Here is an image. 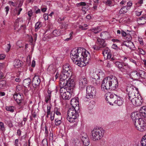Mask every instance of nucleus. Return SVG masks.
Segmentation results:
<instances>
[{
	"label": "nucleus",
	"mask_w": 146,
	"mask_h": 146,
	"mask_svg": "<svg viewBox=\"0 0 146 146\" xmlns=\"http://www.w3.org/2000/svg\"><path fill=\"white\" fill-rule=\"evenodd\" d=\"M102 51V54L105 60L110 59L111 56V54L110 49L106 46L104 48Z\"/></svg>",
	"instance_id": "obj_14"
},
{
	"label": "nucleus",
	"mask_w": 146,
	"mask_h": 146,
	"mask_svg": "<svg viewBox=\"0 0 146 146\" xmlns=\"http://www.w3.org/2000/svg\"><path fill=\"white\" fill-rule=\"evenodd\" d=\"M51 117H50V119L51 121H52L54 119V112H53L52 111L51 113Z\"/></svg>",
	"instance_id": "obj_62"
},
{
	"label": "nucleus",
	"mask_w": 146,
	"mask_h": 146,
	"mask_svg": "<svg viewBox=\"0 0 146 146\" xmlns=\"http://www.w3.org/2000/svg\"><path fill=\"white\" fill-rule=\"evenodd\" d=\"M140 113L143 116H146V106H145L141 108L139 111Z\"/></svg>",
	"instance_id": "obj_31"
},
{
	"label": "nucleus",
	"mask_w": 146,
	"mask_h": 146,
	"mask_svg": "<svg viewBox=\"0 0 146 146\" xmlns=\"http://www.w3.org/2000/svg\"><path fill=\"white\" fill-rule=\"evenodd\" d=\"M59 110L60 109L56 107L54 109V113L55 112L56 114L57 115H60L61 113L59 111Z\"/></svg>",
	"instance_id": "obj_51"
},
{
	"label": "nucleus",
	"mask_w": 146,
	"mask_h": 146,
	"mask_svg": "<svg viewBox=\"0 0 146 146\" xmlns=\"http://www.w3.org/2000/svg\"><path fill=\"white\" fill-rule=\"evenodd\" d=\"M5 109L7 111L12 113L14 111V107L13 106H6L5 107Z\"/></svg>",
	"instance_id": "obj_41"
},
{
	"label": "nucleus",
	"mask_w": 146,
	"mask_h": 146,
	"mask_svg": "<svg viewBox=\"0 0 146 146\" xmlns=\"http://www.w3.org/2000/svg\"><path fill=\"white\" fill-rule=\"evenodd\" d=\"M22 61L19 60H15L14 61V66L16 68H19L21 66Z\"/></svg>",
	"instance_id": "obj_33"
},
{
	"label": "nucleus",
	"mask_w": 146,
	"mask_h": 146,
	"mask_svg": "<svg viewBox=\"0 0 146 146\" xmlns=\"http://www.w3.org/2000/svg\"><path fill=\"white\" fill-rule=\"evenodd\" d=\"M72 67L68 64H66L63 66L62 71L72 74Z\"/></svg>",
	"instance_id": "obj_19"
},
{
	"label": "nucleus",
	"mask_w": 146,
	"mask_h": 146,
	"mask_svg": "<svg viewBox=\"0 0 146 146\" xmlns=\"http://www.w3.org/2000/svg\"><path fill=\"white\" fill-rule=\"evenodd\" d=\"M41 23L40 22H38L36 23L35 25V31H37L42 26Z\"/></svg>",
	"instance_id": "obj_38"
},
{
	"label": "nucleus",
	"mask_w": 146,
	"mask_h": 146,
	"mask_svg": "<svg viewBox=\"0 0 146 146\" xmlns=\"http://www.w3.org/2000/svg\"><path fill=\"white\" fill-rule=\"evenodd\" d=\"M33 12L32 10L28 11V15L30 17H31L33 15Z\"/></svg>",
	"instance_id": "obj_61"
},
{
	"label": "nucleus",
	"mask_w": 146,
	"mask_h": 146,
	"mask_svg": "<svg viewBox=\"0 0 146 146\" xmlns=\"http://www.w3.org/2000/svg\"><path fill=\"white\" fill-rule=\"evenodd\" d=\"M79 59V60L78 59H74V60H73V62L75 64L78 65V66L82 67L84 66V65L83 64L84 63V62L85 63H88L90 62V58L89 60H83L84 59V58H83V57H82V58Z\"/></svg>",
	"instance_id": "obj_12"
},
{
	"label": "nucleus",
	"mask_w": 146,
	"mask_h": 146,
	"mask_svg": "<svg viewBox=\"0 0 146 146\" xmlns=\"http://www.w3.org/2000/svg\"><path fill=\"white\" fill-rule=\"evenodd\" d=\"M79 88L81 90H83L86 86L88 83L86 76L85 75L82 74L78 78Z\"/></svg>",
	"instance_id": "obj_7"
},
{
	"label": "nucleus",
	"mask_w": 146,
	"mask_h": 146,
	"mask_svg": "<svg viewBox=\"0 0 146 146\" xmlns=\"http://www.w3.org/2000/svg\"><path fill=\"white\" fill-rule=\"evenodd\" d=\"M41 80L39 76H35L33 78L32 82V85L34 88H36L40 86Z\"/></svg>",
	"instance_id": "obj_15"
},
{
	"label": "nucleus",
	"mask_w": 146,
	"mask_h": 146,
	"mask_svg": "<svg viewBox=\"0 0 146 146\" xmlns=\"http://www.w3.org/2000/svg\"><path fill=\"white\" fill-rule=\"evenodd\" d=\"M50 106H47V115H49L50 114Z\"/></svg>",
	"instance_id": "obj_60"
},
{
	"label": "nucleus",
	"mask_w": 146,
	"mask_h": 146,
	"mask_svg": "<svg viewBox=\"0 0 146 146\" xmlns=\"http://www.w3.org/2000/svg\"><path fill=\"white\" fill-rule=\"evenodd\" d=\"M143 102V100L142 99L140 95H138L137 98H135L133 100L132 103L133 105L138 106L141 105Z\"/></svg>",
	"instance_id": "obj_16"
},
{
	"label": "nucleus",
	"mask_w": 146,
	"mask_h": 146,
	"mask_svg": "<svg viewBox=\"0 0 146 146\" xmlns=\"http://www.w3.org/2000/svg\"><path fill=\"white\" fill-rule=\"evenodd\" d=\"M48 95L45 97V102L46 103H47L48 101L50 100L51 96L50 94L51 92L50 91H48Z\"/></svg>",
	"instance_id": "obj_46"
},
{
	"label": "nucleus",
	"mask_w": 146,
	"mask_h": 146,
	"mask_svg": "<svg viewBox=\"0 0 146 146\" xmlns=\"http://www.w3.org/2000/svg\"><path fill=\"white\" fill-rule=\"evenodd\" d=\"M11 47V46L10 44H8L5 49V51L6 52H8L10 50Z\"/></svg>",
	"instance_id": "obj_58"
},
{
	"label": "nucleus",
	"mask_w": 146,
	"mask_h": 146,
	"mask_svg": "<svg viewBox=\"0 0 146 146\" xmlns=\"http://www.w3.org/2000/svg\"><path fill=\"white\" fill-rule=\"evenodd\" d=\"M70 104L72 106V108H76V107H77L78 108H79V101L76 98H73L70 101Z\"/></svg>",
	"instance_id": "obj_22"
},
{
	"label": "nucleus",
	"mask_w": 146,
	"mask_h": 146,
	"mask_svg": "<svg viewBox=\"0 0 146 146\" xmlns=\"http://www.w3.org/2000/svg\"><path fill=\"white\" fill-rule=\"evenodd\" d=\"M31 82V80L29 78L25 79L23 81V85L25 87H29Z\"/></svg>",
	"instance_id": "obj_26"
},
{
	"label": "nucleus",
	"mask_w": 146,
	"mask_h": 146,
	"mask_svg": "<svg viewBox=\"0 0 146 146\" xmlns=\"http://www.w3.org/2000/svg\"><path fill=\"white\" fill-rule=\"evenodd\" d=\"M92 103H94V102L93 101L92 102H90L88 104V108L89 110H91L94 107V104Z\"/></svg>",
	"instance_id": "obj_48"
},
{
	"label": "nucleus",
	"mask_w": 146,
	"mask_h": 146,
	"mask_svg": "<svg viewBox=\"0 0 146 146\" xmlns=\"http://www.w3.org/2000/svg\"><path fill=\"white\" fill-rule=\"evenodd\" d=\"M55 125H58L61 123V121L60 120L58 119H56L55 120Z\"/></svg>",
	"instance_id": "obj_50"
},
{
	"label": "nucleus",
	"mask_w": 146,
	"mask_h": 146,
	"mask_svg": "<svg viewBox=\"0 0 146 146\" xmlns=\"http://www.w3.org/2000/svg\"><path fill=\"white\" fill-rule=\"evenodd\" d=\"M73 143L75 146H80V141L77 138L74 139Z\"/></svg>",
	"instance_id": "obj_43"
},
{
	"label": "nucleus",
	"mask_w": 146,
	"mask_h": 146,
	"mask_svg": "<svg viewBox=\"0 0 146 146\" xmlns=\"http://www.w3.org/2000/svg\"><path fill=\"white\" fill-rule=\"evenodd\" d=\"M138 40L141 45L142 46L143 45L144 43L142 38H139Z\"/></svg>",
	"instance_id": "obj_64"
},
{
	"label": "nucleus",
	"mask_w": 146,
	"mask_h": 146,
	"mask_svg": "<svg viewBox=\"0 0 146 146\" xmlns=\"http://www.w3.org/2000/svg\"><path fill=\"white\" fill-rule=\"evenodd\" d=\"M69 85H68V84H66V85H64V86H61L60 84V92L61 96L68 92L69 90H70V92H73V88L75 85H73L72 86H68Z\"/></svg>",
	"instance_id": "obj_10"
},
{
	"label": "nucleus",
	"mask_w": 146,
	"mask_h": 146,
	"mask_svg": "<svg viewBox=\"0 0 146 146\" xmlns=\"http://www.w3.org/2000/svg\"><path fill=\"white\" fill-rule=\"evenodd\" d=\"M76 5L78 7H80L81 6H86V3L85 2H81L80 3L77 4Z\"/></svg>",
	"instance_id": "obj_56"
},
{
	"label": "nucleus",
	"mask_w": 146,
	"mask_h": 146,
	"mask_svg": "<svg viewBox=\"0 0 146 146\" xmlns=\"http://www.w3.org/2000/svg\"><path fill=\"white\" fill-rule=\"evenodd\" d=\"M73 92H70V90H69L68 92L63 94L61 96L62 98L64 100H68L70 99L71 97V93Z\"/></svg>",
	"instance_id": "obj_23"
},
{
	"label": "nucleus",
	"mask_w": 146,
	"mask_h": 146,
	"mask_svg": "<svg viewBox=\"0 0 146 146\" xmlns=\"http://www.w3.org/2000/svg\"><path fill=\"white\" fill-rule=\"evenodd\" d=\"M123 65V66L121 69L120 71L122 72H126L130 68V67L127 64L124 63Z\"/></svg>",
	"instance_id": "obj_32"
},
{
	"label": "nucleus",
	"mask_w": 146,
	"mask_h": 146,
	"mask_svg": "<svg viewBox=\"0 0 146 146\" xmlns=\"http://www.w3.org/2000/svg\"><path fill=\"white\" fill-rule=\"evenodd\" d=\"M116 95L113 93H111V92H109L107 94L106 96V100L108 99L112 98L115 97Z\"/></svg>",
	"instance_id": "obj_37"
},
{
	"label": "nucleus",
	"mask_w": 146,
	"mask_h": 146,
	"mask_svg": "<svg viewBox=\"0 0 146 146\" xmlns=\"http://www.w3.org/2000/svg\"><path fill=\"white\" fill-rule=\"evenodd\" d=\"M139 79L141 78L145 79L146 78V72L142 70H139Z\"/></svg>",
	"instance_id": "obj_28"
},
{
	"label": "nucleus",
	"mask_w": 146,
	"mask_h": 146,
	"mask_svg": "<svg viewBox=\"0 0 146 146\" xmlns=\"http://www.w3.org/2000/svg\"><path fill=\"white\" fill-rule=\"evenodd\" d=\"M117 98V95H115V97L112 98L108 99L106 100L108 101V103H109L110 105H113V104L116 103V99Z\"/></svg>",
	"instance_id": "obj_30"
},
{
	"label": "nucleus",
	"mask_w": 146,
	"mask_h": 146,
	"mask_svg": "<svg viewBox=\"0 0 146 146\" xmlns=\"http://www.w3.org/2000/svg\"><path fill=\"white\" fill-rule=\"evenodd\" d=\"M138 95V94L137 93L136 95H134L132 96H129L128 97V98L129 100L131 101V103L132 102L133 100L135 98H137V96Z\"/></svg>",
	"instance_id": "obj_44"
},
{
	"label": "nucleus",
	"mask_w": 146,
	"mask_h": 146,
	"mask_svg": "<svg viewBox=\"0 0 146 146\" xmlns=\"http://www.w3.org/2000/svg\"><path fill=\"white\" fill-rule=\"evenodd\" d=\"M126 91L128 97L129 96H133V95H135L136 91L138 92V89L137 88L129 84L127 86Z\"/></svg>",
	"instance_id": "obj_11"
},
{
	"label": "nucleus",
	"mask_w": 146,
	"mask_h": 146,
	"mask_svg": "<svg viewBox=\"0 0 146 146\" xmlns=\"http://www.w3.org/2000/svg\"><path fill=\"white\" fill-rule=\"evenodd\" d=\"M0 129L2 131V134L4 135V132L5 130V129L3 123L1 122H0Z\"/></svg>",
	"instance_id": "obj_39"
},
{
	"label": "nucleus",
	"mask_w": 146,
	"mask_h": 146,
	"mask_svg": "<svg viewBox=\"0 0 146 146\" xmlns=\"http://www.w3.org/2000/svg\"><path fill=\"white\" fill-rule=\"evenodd\" d=\"M104 132V130L101 127L94 128L92 132V138L94 141L100 140L103 137Z\"/></svg>",
	"instance_id": "obj_5"
},
{
	"label": "nucleus",
	"mask_w": 146,
	"mask_h": 146,
	"mask_svg": "<svg viewBox=\"0 0 146 146\" xmlns=\"http://www.w3.org/2000/svg\"><path fill=\"white\" fill-rule=\"evenodd\" d=\"M52 37H53V36H52V34L51 33L50 34L45 35L43 38L42 39L44 41H46L50 39Z\"/></svg>",
	"instance_id": "obj_36"
},
{
	"label": "nucleus",
	"mask_w": 146,
	"mask_h": 146,
	"mask_svg": "<svg viewBox=\"0 0 146 146\" xmlns=\"http://www.w3.org/2000/svg\"><path fill=\"white\" fill-rule=\"evenodd\" d=\"M122 44L131 49L135 47L133 43L131 41L125 40L123 42Z\"/></svg>",
	"instance_id": "obj_21"
},
{
	"label": "nucleus",
	"mask_w": 146,
	"mask_h": 146,
	"mask_svg": "<svg viewBox=\"0 0 146 146\" xmlns=\"http://www.w3.org/2000/svg\"><path fill=\"white\" fill-rule=\"evenodd\" d=\"M111 80L112 78L110 77H108L105 78L102 82V88L108 90L110 89L111 85Z\"/></svg>",
	"instance_id": "obj_9"
},
{
	"label": "nucleus",
	"mask_w": 146,
	"mask_h": 146,
	"mask_svg": "<svg viewBox=\"0 0 146 146\" xmlns=\"http://www.w3.org/2000/svg\"><path fill=\"white\" fill-rule=\"evenodd\" d=\"M5 123H7L8 125V126L9 127H13V123L12 121L10 120H9L7 121V122H5Z\"/></svg>",
	"instance_id": "obj_57"
},
{
	"label": "nucleus",
	"mask_w": 146,
	"mask_h": 146,
	"mask_svg": "<svg viewBox=\"0 0 146 146\" xmlns=\"http://www.w3.org/2000/svg\"><path fill=\"white\" fill-rule=\"evenodd\" d=\"M72 75L70 74L67 73V72H65L62 71L60 76V84L61 86H64L66 84L69 85L68 86H73L75 85V82L73 79H72L70 78Z\"/></svg>",
	"instance_id": "obj_3"
},
{
	"label": "nucleus",
	"mask_w": 146,
	"mask_h": 146,
	"mask_svg": "<svg viewBox=\"0 0 146 146\" xmlns=\"http://www.w3.org/2000/svg\"><path fill=\"white\" fill-rule=\"evenodd\" d=\"M138 24L140 25H144L146 23V15H144L138 19Z\"/></svg>",
	"instance_id": "obj_24"
},
{
	"label": "nucleus",
	"mask_w": 146,
	"mask_h": 146,
	"mask_svg": "<svg viewBox=\"0 0 146 146\" xmlns=\"http://www.w3.org/2000/svg\"><path fill=\"white\" fill-rule=\"evenodd\" d=\"M80 112L79 108L77 107L76 108H69L67 114V119L71 123L75 121V120L79 115L78 113Z\"/></svg>",
	"instance_id": "obj_4"
},
{
	"label": "nucleus",
	"mask_w": 146,
	"mask_h": 146,
	"mask_svg": "<svg viewBox=\"0 0 146 146\" xmlns=\"http://www.w3.org/2000/svg\"><path fill=\"white\" fill-rule=\"evenodd\" d=\"M21 93H16L13 95V97L14 100L19 104L20 105L22 100V98L21 96Z\"/></svg>",
	"instance_id": "obj_18"
},
{
	"label": "nucleus",
	"mask_w": 146,
	"mask_h": 146,
	"mask_svg": "<svg viewBox=\"0 0 146 146\" xmlns=\"http://www.w3.org/2000/svg\"><path fill=\"white\" fill-rule=\"evenodd\" d=\"M42 144L43 146H47V141L46 139H43L42 141Z\"/></svg>",
	"instance_id": "obj_53"
},
{
	"label": "nucleus",
	"mask_w": 146,
	"mask_h": 146,
	"mask_svg": "<svg viewBox=\"0 0 146 146\" xmlns=\"http://www.w3.org/2000/svg\"><path fill=\"white\" fill-rule=\"evenodd\" d=\"M70 55L72 61L74 59L82 58V57L84 58L83 60H89L90 58L89 52L83 48L79 47L77 49H72L71 51Z\"/></svg>",
	"instance_id": "obj_1"
},
{
	"label": "nucleus",
	"mask_w": 146,
	"mask_h": 146,
	"mask_svg": "<svg viewBox=\"0 0 146 146\" xmlns=\"http://www.w3.org/2000/svg\"><path fill=\"white\" fill-rule=\"evenodd\" d=\"M141 143L142 146H146V139L143 137L141 141Z\"/></svg>",
	"instance_id": "obj_49"
},
{
	"label": "nucleus",
	"mask_w": 146,
	"mask_h": 146,
	"mask_svg": "<svg viewBox=\"0 0 146 146\" xmlns=\"http://www.w3.org/2000/svg\"><path fill=\"white\" fill-rule=\"evenodd\" d=\"M111 82V85L110 89L114 90L118 86V83L117 78L115 77H112Z\"/></svg>",
	"instance_id": "obj_17"
},
{
	"label": "nucleus",
	"mask_w": 146,
	"mask_h": 146,
	"mask_svg": "<svg viewBox=\"0 0 146 146\" xmlns=\"http://www.w3.org/2000/svg\"><path fill=\"white\" fill-rule=\"evenodd\" d=\"M81 140L84 146H88L90 141L88 137L84 138V139H81Z\"/></svg>",
	"instance_id": "obj_34"
},
{
	"label": "nucleus",
	"mask_w": 146,
	"mask_h": 146,
	"mask_svg": "<svg viewBox=\"0 0 146 146\" xmlns=\"http://www.w3.org/2000/svg\"><path fill=\"white\" fill-rule=\"evenodd\" d=\"M26 27L25 25H22L20 29H19L18 31H19L21 30H22V31H24L26 29Z\"/></svg>",
	"instance_id": "obj_59"
},
{
	"label": "nucleus",
	"mask_w": 146,
	"mask_h": 146,
	"mask_svg": "<svg viewBox=\"0 0 146 146\" xmlns=\"http://www.w3.org/2000/svg\"><path fill=\"white\" fill-rule=\"evenodd\" d=\"M5 83L6 82L5 80L0 81V89L5 86Z\"/></svg>",
	"instance_id": "obj_52"
},
{
	"label": "nucleus",
	"mask_w": 146,
	"mask_h": 146,
	"mask_svg": "<svg viewBox=\"0 0 146 146\" xmlns=\"http://www.w3.org/2000/svg\"><path fill=\"white\" fill-rule=\"evenodd\" d=\"M123 102L120 98H117V100H116V103L119 106H121L123 104Z\"/></svg>",
	"instance_id": "obj_40"
},
{
	"label": "nucleus",
	"mask_w": 146,
	"mask_h": 146,
	"mask_svg": "<svg viewBox=\"0 0 146 146\" xmlns=\"http://www.w3.org/2000/svg\"><path fill=\"white\" fill-rule=\"evenodd\" d=\"M55 36H57L61 35L60 31L59 30H54L52 32V34Z\"/></svg>",
	"instance_id": "obj_35"
},
{
	"label": "nucleus",
	"mask_w": 146,
	"mask_h": 146,
	"mask_svg": "<svg viewBox=\"0 0 146 146\" xmlns=\"http://www.w3.org/2000/svg\"><path fill=\"white\" fill-rule=\"evenodd\" d=\"M138 50L140 54L143 55H144L145 54V52L142 49L139 48Z\"/></svg>",
	"instance_id": "obj_55"
},
{
	"label": "nucleus",
	"mask_w": 146,
	"mask_h": 146,
	"mask_svg": "<svg viewBox=\"0 0 146 146\" xmlns=\"http://www.w3.org/2000/svg\"><path fill=\"white\" fill-rule=\"evenodd\" d=\"M96 43L98 46L95 45H93L92 47L96 51L102 50L103 48L107 46V45L105 43V40L100 38H97Z\"/></svg>",
	"instance_id": "obj_6"
},
{
	"label": "nucleus",
	"mask_w": 146,
	"mask_h": 146,
	"mask_svg": "<svg viewBox=\"0 0 146 146\" xmlns=\"http://www.w3.org/2000/svg\"><path fill=\"white\" fill-rule=\"evenodd\" d=\"M94 75V77L92 78V80L95 82V83L96 85H98L100 83V78L101 77L100 75L103 76L104 75V73L102 72H99L98 73L96 74V73L93 74Z\"/></svg>",
	"instance_id": "obj_13"
},
{
	"label": "nucleus",
	"mask_w": 146,
	"mask_h": 146,
	"mask_svg": "<svg viewBox=\"0 0 146 146\" xmlns=\"http://www.w3.org/2000/svg\"><path fill=\"white\" fill-rule=\"evenodd\" d=\"M86 98H92L96 96V91L95 88L91 86H88L86 88Z\"/></svg>",
	"instance_id": "obj_8"
},
{
	"label": "nucleus",
	"mask_w": 146,
	"mask_h": 146,
	"mask_svg": "<svg viewBox=\"0 0 146 146\" xmlns=\"http://www.w3.org/2000/svg\"><path fill=\"white\" fill-rule=\"evenodd\" d=\"M88 137V136L87 134L84 132H82L81 135L80 137L81 139H83L84 138Z\"/></svg>",
	"instance_id": "obj_47"
},
{
	"label": "nucleus",
	"mask_w": 146,
	"mask_h": 146,
	"mask_svg": "<svg viewBox=\"0 0 146 146\" xmlns=\"http://www.w3.org/2000/svg\"><path fill=\"white\" fill-rule=\"evenodd\" d=\"M114 1L113 0H108L106 1H104L103 3H105L106 5L109 6H112V4Z\"/></svg>",
	"instance_id": "obj_42"
},
{
	"label": "nucleus",
	"mask_w": 146,
	"mask_h": 146,
	"mask_svg": "<svg viewBox=\"0 0 146 146\" xmlns=\"http://www.w3.org/2000/svg\"><path fill=\"white\" fill-rule=\"evenodd\" d=\"M142 116L139 111L133 113L131 115V118L134 122L135 127L142 132L145 131V127L146 126L144 121L141 118Z\"/></svg>",
	"instance_id": "obj_2"
},
{
	"label": "nucleus",
	"mask_w": 146,
	"mask_h": 146,
	"mask_svg": "<svg viewBox=\"0 0 146 146\" xmlns=\"http://www.w3.org/2000/svg\"><path fill=\"white\" fill-rule=\"evenodd\" d=\"M129 8H128V6H126L123 7L119 10V13L120 14H124L126 13Z\"/></svg>",
	"instance_id": "obj_29"
},
{
	"label": "nucleus",
	"mask_w": 146,
	"mask_h": 146,
	"mask_svg": "<svg viewBox=\"0 0 146 146\" xmlns=\"http://www.w3.org/2000/svg\"><path fill=\"white\" fill-rule=\"evenodd\" d=\"M22 89V86L21 85H18L16 86V91L17 92L21 91Z\"/></svg>",
	"instance_id": "obj_54"
},
{
	"label": "nucleus",
	"mask_w": 146,
	"mask_h": 146,
	"mask_svg": "<svg viewBox=\"0 0 146 146\" xmlns=\"http://www.w3.org/2000/svg\"><path fill=\"white\" fill-rule=\"evenodd\" d=\"M101 38L103 40H107L110 37L109 33L106 32H104L102 33L100 35Z\"/></svg>",
	"instance_id": "obj_25"
},
{
	"label": "nucleus",
	"mask_w": 146,
	"mask_h": 146,
	"mask_svg": "<svg viewBox=\"0 0 146 146\" xmlns=\"http://www.w3.org/2000/svg\"><path fill=\"white\" fill-rule=\"evenodd\" d=\"M124 39L127 41H131L132 39V37L131 35L129 33H127L125 37H124Z\"/></svg>",
	"instance_id": "obj_45"
},
{
	"label": "nucleus",
	"mask_w": 146,
	"mask_h": 146,
	"mask_svg": "<svg viewBox=\"0 0 146 146\" xmlns=\"http://www.w3.org/2000/svg\"><path fill=\"white\" fill-rule=\"evenodd\" d=\"M94 34H97L101 31V29L99 27H95L92 28L89 30Z\"/></svg>",
	"instance_id": "obj_27"
},
{
	"label": "nucleus",
	"mask_w": 146,
	"mask_h": 146,
	"mask_svg": "<svg viewBox=\"0 0 146 146\" xmlns=\"http://www.w3.org/2000/svg\"><path fill=\"white\" fill-rule=\"evenodd\" d=\"M139 70L131 71L129 74V75L131 78L133 80L139 79Z\"/></svg>",
	"instance_id": "obj_20"
},
{
	"label": "nucleus",
	"mask_w": 146,
	"mask_h": 146,
	"mask_svg": "<svg viewBox=\"0 0 146 146\" xmlns=\"http://www.w3.org/2000/svg\"><path fill=\"white\" fill-rule=\"evenodd\" d=\"M45 136H48V131L47 129V128L46 126V125L45 127Z\"/></svg>",
	"instance_id": "obj_63"
}]
</instances>
